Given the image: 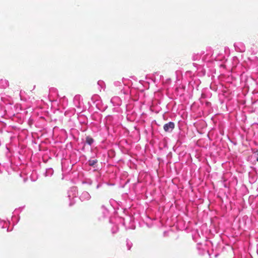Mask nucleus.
<instances>
[{"label":"nucleus","instance_id":"nucleus-3","mask_svg":"<svg viewBox=\"0 0 258 258\" xmlns=\"http://www.w3.org/2000/svg\"><path fill=\"white\" fill-rule=\"evenodd\" d=\"M97 162V160H90L88 161V164L90 166H94Z\"/></svg>","mask_w":258,"mask_h":258},{"label":"nucleus","instance_id":"nucleus-2","mask_svg":"<svg viewBox=\"0 0 258 258\" xmlns=\"http://www.w3.org/2000/svg\"><path fill=\"white\" fill-rule=\"evenodd\" d=\"M86 142L88 144L91 145L93 143L94 140L90 137H87L86 138Z\"/></svg>","mask_w":258,"mask_h":258},{"label":"nucleus","instance_id":"nucleus-4","mask_svg":"<svg viewBox=\"0 0 258 258\" xmlns=\"http://www.w3.org/2000/svg\"><path fill=\"white\" fill-rule=\"evenodd\" d=\"M256 161H258V157L256 158Z\"/></svg>","mask_w":258,"mask_h":258},{"label":"nucleus","instance_id":"nucleus-1","mask_svg":"<svg viewBox=\"0 0 258 258\" xmlns=\"http://www.w3.org/2000/svg\"><path fill=\"white\" fill-rule=\"evenodd\" d=\"M174 123L173 122H169L164 125L163 128L166 132H171L174 128Z\"/></svg>","mask_w":258,"mask_h":258}]
</instances>
